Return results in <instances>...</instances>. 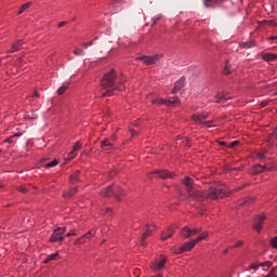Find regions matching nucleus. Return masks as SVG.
I'll list each match as a JSON object with an SVG mask.
<instances>
[{
  "label": "nucleus",
  "instance_id": "1",
  "mask_svg": "<svg viewBox=\"0 0 277 277\" xmlns=\"http://www.w3.org/2000/svg\"><path fill=\"white\" fill-rule=\"evenodd\" d=\"M124 81H127V78L122 75L118 76L116 70L113 69L108 71L101 80L102 96H113L116 90H124V88H127Z\"/></svg>",
  "mask_w": 277,
  "mask_h": 277
},
{
  "label": "nucleus",
  "instance_id": "2",
  "mask_svg": "<svg viewBox=\"0 0 277 277\" xmlns=\"http://www.w3.org/2000/svg\"><path fill=\"white\" fill-rule=\"evenodd\" d=\"M225 196H228L226 190L222 188L210 187L208 190L199 192L196 200H198V202H205L206 200H217V198H225Z\"/></svg>",
  "mask_w": 277,
  "mask_h": 277
},
{
  "label": "nucleus",
  "instance_id": "3",
  "mask_svg": "<svg viewBox=\"0 0 277 277\" xmlns=\"http://www.w3.org/2000/svg\"><path fill=\"white\" fill-rule=\"evenodd\" d=\"M182 183L186 187V192L188 194V198H194V200H197L200 192L194 189V180L192 177H189V176H185L182 180Z\"/></svg>",
  "mask_w": 277,
  "mask_h": 277
},
{
  "label": "nucleus",
  "instance_id": "4",
  "mask_svg": "<svg viewBox=\"0 0 277 277\" xmlns=\"http://www.w3.org/2000/svg\"><path fill=\"white\" fill-rule=\"evenodd\" d=\"M272 170H277V164L276 162H272L269 164H255L251 169V174H261V172H269Z\"/></svg>",
  "mask_w": 277,
  "mask_h": 277
},
{
  "label": "nucleus",
  "instance_id": "5",
  "mask_svg": "<svg viewBox=\"0 0 277 277\" xmlns=\"http://www.w3.org/2000/svg\"><path fill=\"white\" fill-rule=\"evenodd\" d=\"M151 103L155 105H166L167 107H170V106H174L176 107V105H181V100H179V96H174V97H171L169 100H163V98H156V100H153Z\"/></svg>",
  "mask_w": 277,
  "mask_h": 277
},
{
  "label": "nucleus",
  "instance_id": "6",
  "mask_svg": "<svg viewBox=\"0 0 277 277\" xmlns=\"http://www.w3.org/2000/svg\"><path fill=\"white\" fill-rule=\"evenodd\" d=\"M202 233V227H196V228H189V227H184L181 230L182 237L185 239H189L190 237H196V235H200Z\"/></svg>",
  "mask_w": 277,
  "mask_h": 277
},
{
  "label": "nucleus",
  "instance_id": "7",
  "mask_svg": "<svg viewBox=\"0 0 277 277\" xmlns=\"http://www.w3.org/2000/svg\"><path fill=\"white\" fill-rule=\"evenodd\" d=\"M155 175L158 176V179H173L174 173L169 172L168 170H155L151 173H148V179H155Z\"/></svg>",
  "mask_w": 277,
  "mask_h": 277
},
{
  "label": "nucleus",
  "instance_id": "8",
  "mask_svg": "<svg viewBox=\"0 0 277 277\" xmlns=\"http://www.w3.org/2000/svg\"><path fill=\"white\" fill-rule=\"evenodd\" d=\"M195 246L196 243L194 240H190L180 248L173 247L171 251H173L174 254H183V252H189L190 250H194Z\"/></svg>",
  "mask_w": 277,
  "mask_h": 277
},
{
  "label": "nucleus",
  "instance_id": "9",
  "mask_svg": "<svg viewBox=\"0 0 277 277\" xmlns=\"http://www.w3.org/2000/svg\"><path fill=\"white\" fill-rule=\"evenodd\" d=\"M161 57H163V54H155L153 56H141L137 57V60H141V62H143V64H146V66H153V64H157V62H159Z\"/></svg>",
  "mask_w": 277,
  "mask_h": 277
},
{
  "label": "nucleus",
  "instance_id": "10",
  "mask_svg": "<svg viewBox=\"0 0 277 277\" xmlns=\"http://www.w3.org/2000/svg\"><path fill=\"white\" fill-rule=\"evenodd\" d=\"M66 233V227H57L56 229H54L51 238H50V241L52 243H55V241H64V235Z\"/></svg>",
  "mask_w": 277,
  "mask_h": 277
},
{
  "label": "nucleus",
  "instance_id": "11",
  "mask_svg": "<svg viewBox=\"0 0 277 277\" xmlns=\"http://www.w3.org/2000/svg\"><path fill=\"white\" fill-rule=\"evenodd\" d=\"M266 219L265 214H259L253 221V229L261 233V230H263V222H265Z\"/></svg>",
  "mask_w": 277,
  "mask_h": 277
},
{
  "label": "nucleus",
  "instance_id": "12",
  "mask_svg": "<svg viewBox=\"0 0 277 277\" xmlns=\"http://www.w3.org/2000/svg\"><path fill=\"white\" fill-rule=\"evenodd\" d=\"M116 189H120V186L113 184L111 186L104 188L101 192V196H104V198H109V196H114V194H116Z\"/></svg>",
  "mask_w": 277,
  "mask_h": 277
},
{
  "label": "nucleus",
  "instance_id": "13",
  "mask_svg": "<svg viewBox=\"0 0 277 277\" xmlns=\"http://www.w3.org/2000/svg\"><path fill=\"white\" fill-rule=\"evenodd\" d=\"M208 116H209V113L194 114L192 116V119L194 120V122H199V124H203Z\"/></svg>",
  "mask_w": 277,
  "mask_h": 277
},
{
  "label": "nucleus",
  "instance_id": "14",
  "mask_svg": "<svg viewBox=\"0 0 277 277\" xmlns=\"http://www.w3.org/2000/svg\"><path fill=\"white\" fill-rule=\"evenodd\" d=\"M167 261H168V259L166 256L161 255L160 260H158L154 263L153 269H155L156 272H160V269L162 267H164Z\"/></svg>",
  "mask_w": 277,
  "mask_h": 277
},
{
  "label": "nucleus",
  "instance_id": "15",
  "mask_svg": "<svg viewBox=\"0 0 277 277\" xmlns=\"http://www.w3.org/2000/svg\"><path fill=\"white\" fill-rule=\"evenodd\" d=\"M183 88H185V78L184 77L180 78L175 82L174 88L172 89V94H176L180 90H183Z\"/></svg>",
  "mask_w": 277,
  "mask_h": 277
},
{
  "label": "nucleus",
  "instance_id": "16",
  "mask_svg": "<svg viewBox=\"0 0 277 277\" xmlns=\"http://www.w3.org/2000/svg\"><path fill=\"white\" fill-rule=\"evenodd\" d=\"M146 226H147V230L143 234L141 238V246H143V248H146V239L153 236V229L148 224Z\"/></svg>",
  "mask_w": 277,
  "mask_h": 277
},
{
  "label": "nucleus",
  "instance_id": "17",
  "mask_svg": "<svg viewBox=\"0 0 277 277\" xmlns=\"http://www.w3.org/2000/svg\"><path fill=\"white\" fill-rule=\"evenodd\" d=\"M101 148L102 150H111L114 148V143H111V140L109 138H104L101 142Z\"/></svg>",
  "mask_w": 277,
  "mask_h": 277
},
{
  "label": "nucleus",
  "instance_id": "18",
  "mask_svg": "<svg viewBox=\"0 0 277 277\" xmlns=\"http://www.w3.org/2000/svg\"><path fill=\"white\" fill-rule=\"evenodd\" d=\"M215 103L221 104V103H226V101H230V97H228L225 93L219 92L214 96Z\"/></svg>",
  "mask_w": 277,
  "mask_h": 277
},
{
  "label": "nucleus",
  "instance_id": "19",
  "mask_svg": "<svg viewBox=\"0 0 277 277\" xmlns=\"http://www.w3.org/2000/svg\"><path fill=\"white\" fill-rule=\"evenodd\" d=\"M81 150V142H76V144L74 145L72 150L68 154V159H75L77 157V151Z\"/></svg>",
  "mask_w": 277,
  "mask_h": 277
},
{
  "label": "nucleus",
  "instance_id": "20",
  "mask_svg": "<svg viewBox=\"0 0 277 277\" xmlns=\"http://www.w3.org/2000/svg\"><path fill=\"white\" fill-rule=\"evenodd\" d=\"M21 47H23V40L15 41L12 44L11 50L9 51V53H16V51H21Z\"/></svg>",
  "mask_w": 277,
  "mask_h": 277
},
{
  "label": "nucleus",
  "instance_id": "21",
  "mask_svg": "<svg viewBox=\"0 0 277 277\" xmlns=\"http://www.w3.org/2000/svg\"><path fill=\"white\" fill-rule=\"evenodd\" d=\"M94 235H96V232L94 229H91L89 233L82 235L80 237V240L82 243H85V241H88V239H92V237H94Z\"/></svg>",
  "mask_w": 277,
  "mask_h": 277
},
{
  "label": "nucleus",
  "instance_id": "22",
  "mask_svg": "<svg viewBox=\"0 0 277 277\" xmlns=\"http://www.w3.org/2000/svg\"><path fill=\"white\" fill-rule=\"evenodd\" d=\"M262 58L264 60V62H275V60H277V55L272 53H265L263 54Z\"/></svg>",
  "mask_w": 277,
  "mask_h": 277
},
{
  "label": "nucleus",
  "instance_id": "23",
  "mask_svg": "<svg viewBox=\"0 0 277 277\" xmlns=\"http://www.w3.org/2000/svg\"><path fill=\"white\" fill-rule=\"evenodd\" d=\"M222 0H203L205 8H215L217 3Z\"/></svg>",
  "mask_w": 277,
  "mask_h": 277
},
{
  "label": "nucleus",
  "instance_id": "24",
  "mask_svg": "<svg viewBox=\"0 0 277 277\" xmlns=\"http://www.w3.org/2000/svg\"><path fill=\"white\" fill-rule=\"evenodd\" d=\"M172 235H174V232L172 230V228H169L167 232H163L161 234L162 241H166V239H170V237H172Z\"/></svg>",
  "mask_w": 277,
  "mask_h": 277
},
{
  "label": "nucleus",
  "instance_id": "25",
  "mask_svg": "<svg viewBox=\"0 0 277 277\" xmlns=\"http://www.w3.org/2000/svg\"><path fill=\"white\" fill-rule=\"evenodd\" d=\"M254 47H256V42L254 40L241 43V49H252Z\"/></svg>",
  "mask_w": 277,
  "mask_h": 277
},
{
  "label": "nucleus",
  "instance_id": "26",
  "mask_svg": "<svg viewBox=\"0 0 277 277\" xmlns=\"http://www.w3.org/2000/svg\"><path fill=\"white\" fill-rule=\"evenodd\" d=\"M57 259H60V253L50 254L45 259L44 263H51V261H57Z\"/></svg>",
  "mask_w": 277,
  "mask_h": 277
},
{
  "label": "nucleus",
  "instance_id": "27",
  "mask_svg": "<svg viewBox=\"0 0 277 277\" xmlns=\"http://www.w3.org/2000/svg\"><path fill=\"white\" fill-rule=\"evenodd\" d=\"M77 194V188H70L69 192L64 193L63 196L64 198H72Z\"/></svg>",
  "mask_w": 277,
  "mask_h": 277
},
{
  "label": "nucleus",
  "instance_id": "28",
  "mask_svg": "<svg viewBox=\"0 0 277 277\" xmlns=\"http://www.w3.org/2000/svg\"><path fill=\"white\" fill-rule=\"evenodd\" d=\"M113 196H115L117 200H120V196H124V190L119 187V189H116V193H113Z\"/></svg>",
  "mask_w": 277,
  "mask_h": 277
},
{
  "label": "nucleus",
  "instance_id": "29",
  "mask_svg": "<svg viewBox=\"0 0 277 277\" xmlns=\"http://www.w3.org/2000/svg\"><path fill=\"white\" fill-rule=\"evenodd\" d=\"M79 181V171H76L72 175H70V183H78Z\"/></svg>",
  "mask_w": 277,
  "mask_h": 277
},
{
  "label": "nucleus",
  "instance_id": "30",
  "mask_svg": "<svg viewBox=\"0 0 277 277\" xmlns=\"http://www.w3.org/2000/svg\"><path fill=\"white\" fill-rule=\"evenodd\" d=\"M29 8H31V2H27V3L23 4L19 9L18 14H23V12H25V10H29Z\"/></svg>",
  "mask_w": 277,
  "mask_h": 277
},
{
  "label": "nucleus",
  "instance_id": "31",
  "mask_svg": "<svg viewBox=\"0 0 277 277\" xmlns=\"http://www.w3.org/2000/svg\"><path fill=\"white\" fill-rule=\"evenodd\" d=\"M57 163H60V161L53 160V161L47 163L45 166H43V168H47V169L55 168V166H57Z\"/></svg>",
  "mask_w": 277,
  "mask_h": 277
},
{
  "label": "nucleus",
  "instance_id": "32",
  "mask_svg": "<svg viewBox=\"0 0 277 277\" xmlns=\"http://www.w3.org/2000/svg\"><path fill=\"white\" fill-rule=\"evenodd\" d=\"M74 55H85V51H83V49H81V48H77L74 51Z\"/></svg>",
  "mask_w": 277,
  "mask_h": 277
},
{
  "label": "nucleus",
  "instance_id": "33",
  "mask_svg": "<svg viewBox=\"0 0 277 277\" xmlns=\"http://www.w3.org/2000/svg\"><path fill=\"white\" fill-rule=\"evenodd\" d=\"M19 135H21V134L16 133V134H14L13 136L6 138L5 142H6L8 144H13V143H14V137H18Z\"/></svg>",
  "mask_w": 277,
  "mask_h": 277
},
{
  "label": "nucleus",
  "instance_id": "34",
  "mask_svg": "<svg viewBox=\"0 0 277 277\" xmlns=\"http://www.w3.org/2000/svg\"><path fill=\"white\" fill-rule=\"evenodd\" d=\"M254 201V197H249L247 198L241 205H252V202Z\"/></svg>",
  "mask_w": 277,
  "mask_h": 277
},
{
  "label": "nucleus",
  "instance_id": "35",
  "mask_svg": "<svg viewBox=\"0 0 277 277\" xmlns=\"http://www.w3.org/2000/svg\"><path fill=\"white\" fill-rule=\"evenodd\" d=\"M66 90H68V87L62 85V87L57 90V94L62 95V94H64V92H66Z\"/></svg>",
  "mask_w": 277,
  "mask_h": 277
},
{
  "label": "nucleus",
  "instance_id": "36",
  "mask_svg": "<svg viewBox=\"0 0 277 277\" xmlns=\"http://www.w3.org/2000/svg\"><path fill=\"white\" fill-rule=\"evenodd\" d=\"M182 144H184V146H192V141H189V138H183Z\"/></svg>",
  "mask_w": 277,
  "mask_h": 277
},
{
  "label": "nucleus",
  "instance_id": "37",
  "mask_svg": "<svg viewBox=\"0 0 277 277\" xmlns=\"http://www.w3.org/2000/svg\"><path fill=\"white\" fill-rule=\"evenodd\" d=\"M271 246L272 248H277V237L271 239Z\"/></svg>",
  "mask_w": 277,
  "mask_h": 277
},
{
  "label": "nucleus",
  "instance_id": "38",
  "mask_svg": "<svg viewBox=\"0 0 277 277\" xmlns=\"http://www.w3.org/2000/svg\"><path fill=\"white\" fill-rule=\"evenodd\" d=\"M260 267H272V262L260 263Z\"/></svg>",
  "mask_w": 277,
  "mask_h": 277
},
{
  "label": "nucleus",
  "instance_id": "39",
  "mask_svg": "<svg viewBox=\"0 0 277 277\" xmlns=\"http://www.w3.org/2000/svg\"><path fill=\"white\" fill-rule=\"evenodd\" d=\"M199 237H201V240L207 239V237H209V232L201 233Z\"/></svg>",
  "mask_w": 277,
  "mask_h": 277
},
{
  "label": "nucleus",
  "instance_id": "40",
  "mask_svg": "<svg viewBox=\"0 0 277 277\" xmlns=\"http://www.w3.org/2000/svg\"><path fill=\"white\" fill-rule=\"evenodd\" d=\"M259 267H261L260 263L259 264L254 263L250 265L249 269H259Z\"/></svg>",
  "mask_w": 277,
  "mask_h": 277
},
{
  "label": "nucleus",
  "instance_id": "41",
  "mask_svg": "<svg viewBox=\"0 0 277 277\" xmlns=\"http://www.w3.org/2000/svg\"><path fill=\"white\" fill-rule=\"evenodd\" d=\"M201 124H205V126L209 129V128L213 127V126H212V124H213V120L206 121V122H203V123H201Z\"/></svg>",
  "mask_w": 277,
  "mask_h": 277
},
{
  "label": "nucleus",
  "instance_id": "42",
  "mask_svg": "<svg viewBox=\"0 0 277 277\" xmlns=\"http://www.w3.org/2000/svg\"><path fill=\"white\" fill-rule=\"evenodd\" d=\"M77 233H75V229H71L69 233L66 234V237H75Z\"/></svg>",
  "mask_w": 277,
  "mask_h": 277
},
{
  "label": "nucleus",
  "instance_id": "43",
  "mask_svg": "<svg viewBox=\"0 0 277 277\" xmlns=\"http://www.w3.org/2000/svg\"><path fill=\"white\" fill-rule=\"evenodd\" d=\"M238 144H239V141H234V142L229 143L228 147L235 148V146H237Z\"/></svg>",
  "mask_w": 277,
  "mask_h": 277
},
{
  "label": "nucleus",
  "instance_id": "44",
  "mask_svg": "<svg viewBox=\"0 0 277 277\" xmlns=\"http://www.w3.org/2000/svg\"><path fill=\"white\" fill-rule=\"evenodd\" d=\"M92 44H94V41L85 42L82 44V47H84V49H88V47H92Z\"/></svg>",
  "mask_w": 277,
  "mask_h": 277
},
{
  "label": "nucleus",
  "instance_id": "45",
  "mask_svg": "<svg viewBox=\"0 0 277 277\" xmlns=\"http://www.w3.org/2000/svg\"><path fill=\"white\" fill-rule=\"evenodd\" d=\"M241 246H243V240H240V241L236 242L234 248H241Z\"/></svg>",
  "mask_w": 277,
  "mask_h": 277
},
{
  "label": "nucleus",
  "instance_id": "46",
  "mask_svg": "<svg viewBox=\"0 0 277 277\" xmlns=\"http://www.w3.org/2000/svg\"><path fill=\"white\" fill-rule=\"evenodd\" d=\"M17 189H18V192H21L22 194H27V188H25L24 186L18 187Z\"/></svg>",
  "mask_w": 277,
  "mask_h": 277
},
{
  "label": "nucleus",
  "instance_id": "47",
  "mask_svg": "<svg viewBox=\"0 0 277 277\" xmlns=\"http://www.w3.org/2000/svg\"><path fill=\"white\" fill-rule=\"evenodd\" d=\"M75 245H76V246H81V245H83V242L81 241V238L76 239V240H75Z\"/></svg>",
  "mask_w": 277,
  "mask_h": 277
},
{
  "label": "nucleus",
  "instance_id": "48",
  "mask_svg": "<svg viewBox=\"0 0 277 277\" xmlns=\"http://www.w3.org/2000/svg\"><path fill=\"white\" fill-rule=\"evenodd\" d=\"M193 241L195 242V246H196V243L202 241V238L198 236L196 239H193Z\"/></svg>",
  "mask_w": 277,
  "mask_h": 277
},
{
  "label": "nucleus",
  "instance_id": "49",
  "mask_svg": "<svg viewBox=\"0 0 277 277\" xmlns=\"http://www.w3.org/2000/svg\"><path fill=\"white\" fill-rule=\"evenodd\" d=\"M161 19V16H156L153 18L154 23L153 25H157V21H160Z\"/></svg>",
  "mask_w": 277,
  "mask_h": 277
},
{
  "label": "nucleus",
  "instance_id": "50",
  "mask_svg": "<svg viewBox=\"0 0 277 277\" xmlns=\"http://www.w3.org/2000/svg\"><path fill=\"white\" fill-rule=\"evenodd\" d=\"M148 226H150L151 233H155V230H157V227L155 226V224H148Z\"/></svg>",
  "mask_w": 277,
  "mask_h": 277
},
{
  "label": "nucleus",
  "instance_id": "51",
  "mask_svg": "<svg viewBox=\"0 0 277 277\" xmlns=\"http://www.w3.org/2000/svg\"><path fill=\"white\" fill-rule=\"evenodd\" d=\"M223 72H224V75H230V71L228 70V67H225Z\"/></svg>",
  "mask_w": 277,
  "mask_h": 277
},
{
  "label": "nucleus",
  "instance_id": "52",
  "mask_svg": "<svg viewBox=\"0 0 277 277\" xmlns=\"http://www.w3.org/2000/svg\"><path fill=\"white\" fill-rule=\"evenodd\" d=\"M266 277H277V276L274 275V271H272Z\"/></svg>",
  "mask_w": 277,
  "mask_h": 277
},
{
  "label": "nucleus",
  "instance_id": "53",
  "mask_svg": "<svg viewBox=\"0 0 277 277\" xmlns=\"http://www.w3.org/2000/svg\"><path fill=\"white\" fill-rule=\"evenodd\" d=\"M268 23V25H271V26H276V22H274V21H269V22H267Z\"/></svg>",
  "mask_w": 277,
  "mask_h": 277
},
{
  "label": "nucleus",
  "instance_id": "54",
  "mask_svg": "<svg viewBox=\"0 0 277 277\" xmlns=\"http://www.w3.org/2000/svg\"><path fill=\"white\" fill-rule=\"evenodd\" d=\"M109 140H110L111 143L116 142V135H111V137Z\"/></svg>",
  "mask_w": 277,
  "mask_h": 277
},
{
  "label": "nucleus",
  "instance_id": "55",
  "mask_svg": "<svg viewBox=\"0 0 277 277\" xmlns=\"http://www.w3.org/2000/svg\"><path fill=\"white\" fill-rule=\"evenodd\" d=\"M64 25H66V22L58 23V27H64Z\"/></svg>",
  "mask_w": 277,
  "mask_h": 277
},
{
  "label": "nucleus",
  "instance_id": "56",
  "mask_svg": "<svg viewBox=\"0 0 277 277\" xmlns=\"http://www.w3.org/2000/svg\"><path fill=\"white\" fill-rule=\"evenodd\" d=\"M268 40H277V36L269 37Z\"/></svg>",
  "mask_w": 277,
  "mask_h": 277
},
{
  "label": "nucleus",
  "instance_id": "57",
  "mask_svg": "<svg viewBox=\"0 0 277 277\" xmlns=\"http://www.w3.org/2000/svg\"><path fill=\"white\" fill-rule=\"evenodd\" d=\"M34 96H37V98H39L40 94H38L37 91H35Z\"/></svg>",
  "mask_w": 277,
  "mask_h": 277
},
{
  "label": "nucleus",
  "instance_id": "58",
  "mask_svg": "<svg viewBox=\"0 0 277 277\" xmlns=\"http://www.w3.org/2000/svg\"><path fill=\"white\" fill-rule=\"evenodd\" d=\"M114 3H122V0H114Z\"/></svg>",
  "mask_w": 277,
  "mask_h": 277
},
{
  "label": "nucleus",
  "instance_id": "59",
  "mask_svg": "<svg viewBox=\"0 0 277 277\" xmlns=\"http://www.w3.org/2000/svg\"><path fill=\"white\" fill-rule=\"evenodd\" d=\"M131 133H132V135H135L137 132H135V131H131Z\"/></svg>",
  "mask_w": 277,
  "mask_h": 277
},
{
  "label": "nucleus",
  "instance_id": "60",
  "mask_svg": "<svg viewBox=\"0 0 277 277\" xmlns=\"http://www.w3.org/2000/svg\"><path fill=\"white\" fill-rule=\"evenodd\" d=\"M240 189H243V187H239V188H237V189H236V192H239Z\"/></svg>",
  "mask_w": 277,
  "mask_h": 277
},
{
  "label": "nucleus",
  "instance_id": "61",
  "mask_svg": "<svg viewBox=\"0 0 277 277\" xmlns=\"http://www.w3.org/2000/svg\"><path fill=\"white\" fill-rule=\"evenodd\" d=\"M223 253H224V254H227V253H228V250H224Z\"/></svg>",
  "mask_w": 277,
  "mask_h": 277
},
{
  "label": "nucleus",
  "instance_id": "62",
  "mask_svg": "<svg viewBox=\"0 0 277 277\" xmlns=\"http://www.w3.org/2000/svg\"><path fill=\"white\" fill-rule=\"evenodd\" d=\"M106 211H111V208H107Z\"/></svg>",
  "mask_w": 277,
  "mask_h": 277
},
{
  "label": "nucleus",
  "instance_id": "63",
  "mask_svg": "<svg viewBox=\"0 0 277 277\" xmlns=\"http://www.w3.org/2000/svg\"><path fill=\"white\" fill-rule=\"evenodd\" d=\"M265 105H267V104H265V103H262V107H265Z\"/></svg>",
  "mask_w": 277,
  "mask_h": 277
},
{
  "label": "nucleus",
  "instance_id": "64",
  "mask_svg": "<svg viewBox=\"0 0 277 277\" xmlns=\"http://www.w3.org/2000/svg\"><path fill=\"white\" fill-rule=\"evenodd\" d=\"M3 187V184L0 183V188Z\"/></svg>",
  "mask_w": 277,
  "mask_h": 277
}]
</instances>
